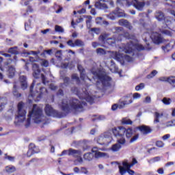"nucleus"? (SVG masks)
Here are the masks:
<instances>
[{
  "label": "nucleus",
  "mask_w": 175,
  "mask_h": 175,
  "mask_svg": "<svg viewBox=\"0 0 175 175\" xmlns=\"http://www.w3.org/2000/svg\"><path fill=\"white\" fill-rule=\"evenodd\" d=\"M81 173H83V174H88V170H87V168L82 167L81 168Z\"/></svg>",
  "instance_id": "338daca9"
},
{
  "label": "nucleus",
  "mask_w": 175,
  "mask_h": 175,
  "mask_svg": "<svg viewBox=\"0 0 175 175\" xmlns=\"http://www.w3.org/2000/svg\"><path fill=\"white\" fill-rule=\"evenodd\" d=\"M168 83L172 85L173 88H175V77L170 76L168 77Z\"/></svg>",
  "instance_id": "72a5a7b5"
},
{
  "label": "nucleus",
  "mask_w": 175,
  "mask_h": 175,
  "mask_svg": "<svg viewBox=\"0 0 175 175\" xmlns=\"http://www.w3.org/2000/svg\"><path fill=\"white\" fill-rule=\"evenodd\" d=\"M63 80H64V84L68 85L70 82V78H69L68 77H65L64 78H63Z\"/></svg>",
  "instance_id": "e2e57ef3"
},
{
  "label": "nucleus",
  "mask_w": 175,
  "mask_h": 175,
  "mask_svg": "<svg viewBox=\"0 0 175 175\" xmlns=\"http://www.w3.org/2000/svg\"><path fill=\"white\" fill-rule=\"evenodd\" d=\"M96 76L98 80L100 81V83L103 84V85H104V87H106V85L110 86L109 81H111V77L106 75H103L102 73H98V72L96 74Z\"/></svg>",
  "instance_id": "f8f14e48"
},
{
  "label": "nucleus",
  "mask_w": 175,
  "mask_h": 175,
  "mask_svg": "<svg viewBox=\"0 0 175 175\" xmlns=\"http://www.w3.org/2000/svg\"><path fill=\"white\" fill-rule=\"evenodd\" d=\"M137 163V160L136 159V158H133L132 159V162L131 163H130L131 167H133V166H135V165H136Z\"/></svg>",
  "instance_id": "774afa93"
},
{
  "label": "nucleus",
  "mask_w": 175,
  "mask_h": 175,
  "mask_svg": "<svg viewBox=\"0 0 175 175\" xmlns=\"http://www.w3.org/2000/svg\"><path fill=\"white\" fill-rule=\"evenodd\" d=\"M109 18H110V20H116V18H117V16L114 14L113 11L109 14Z\"/></svg>",
  "instance_id": "bf43d9fd"
},
{
  "label": "nucleus",
  "mask_w": 175,
  "mask_h": 175,
  "mask_svg": "<svg viewBox=\"0 0 175 175\" xmlns=\"http://www.w3.org/2000/svg\"><path fill=\"white\" fill-rule=\"evenodd\" d=\"M28 117L25 124V128L31 126V120H33L34 124H40V122H43V117H44L43 116V110L38 107V105L34 104L32 110L29 112Z\"/></svg>",
  "instance_id": "f03ea898"
},
{
  "label": "nucleus",
  "mask_w": 175,
  "mask_h": 175,
  "mask_svg": "<svg viewBox=\"0 0 175 175\" xmlns=\"http://www.w3.org/2000/svg\"><path fill=\"white\" fill-rule=\"evenodd\" d=\"M84 106H87V103L80 101L77 98H71L68 100L64 99L60 105L62 111L66 114H69L72 110L75 111H84Z\"/></svg>",
  "instance_id": "f257e3e1"
},
{
  "label": "nucleus",
  "mask_w": 175,
  "mask_h": 175,
  "mask_svg": "<svg viewBox=\"0 0 175 175\" xmlns=\"http://www.w3.org/2000/svg\"><path fill=\"white\" fill-rule=\"evenodd\" d=\"M36 83V81H33L29 87V98H33L35 102H39L46 94H49V91L46 88L40 86V83H38L36 87V91L33 92Z\"/></svg>",
  "instance_id": "7ed1b4c3"
},
{
  "label": "nucleus",
  "mask_w": 175,
  "mask_h": 175,
  "mask_svg": "<svg viewBox=\"0 0 175 175\" xmlns=\"http://www.w3.org/2000/svg\"><path fill=\"white\" fill-rule=\"evenodd\" d=\"M18 111L17 115L15 116V120L17 124L20 122H24L25 120V116H27V111L24 109V103L20 102L17 105Z\"/></svg>",
  "instance_id": "39448f33"
},
{
  "label": "nucleus",
  "mask_w": 175,
  "mask_h": 175,
  "mask_svg": "<svg viewBox=\"0 0 175 175\" xmlns=\"http://www.w3.org/2000/svg\"><path fill=\"white\" fill-rule=\"evenodd\" d=\"M55 32H59V33H64V28L59 25L55 26Z\"/></svg>",
  "instance_id": "a19ab883"
},
{
  "label": "nucleus",
  "mask_w": 175,
  "mask_h": 175,
  "mask_svg": "<svg viewBox=\"0 0 175 175\" xmlns=\"http://www.w3.org/2000/svg\"><path fill=\"white\" fill-rule=\"evenodd\" d=\"M83 152L79 150H75L73 148L68 149L69 157L72 156L74 158H78L79 162H83V158L81 157Z\"/></svg>",
  "instance_id": "ddd939ff"
},
{
  "label": "nucleus",
  "mask_w": 175,
  "mask_h": 175,
  "mask_svg": "<svg viewBox=\"0 0 175 175\" xmlns=\"http://www.w3.org/2000/svg\"><path fill=\"white\" fill-rule=\"evenodd\" d=\"M33 70V77L34 79H39L40 77V68H39V65L36 64H33L32 65Z\"/></svg>",
  "instance_id": "6ab92c4d"
},
{
  "label": "nucleus",
  "mask_w": 175,
  "mask_h": 175,
  "mask_svg": "<svg viewBox=\"0 0 175 175\" xmlns=\"http://www.w3.org/2000/svg\"><path fill=\"white\" fill-rule=\"evenodd\" d=\"M122 165H123V167H124V169L126 170H129V169H131L132 167V165L128 163V161H123Z\"/></svg>",
  "instance_id": "37998d69"
},
{
  "label": "nucleus",
  "mask_w": 175,
  "mask_h": 175,
  "mask_svg": "<svg viewBox=\"0 0 175 175\" xmlns=\"http://www.w3.org/2000/svg\"><path fill=\"white\" fill-rule=\"evenodd\" d=\"M116 3L120 6H126L129 8L131 6V1L129 0H116Z\"/></svg>",
  "instance_id": "b1692460"
},
{
  "label": "nucleus",
  "mask_w": 175,
  "mask_h": 175,
  "mask_svg": "<svg viewBox=\"0 0 175 175\" xmlns=\"http://www.w3.org/2000/svg\"><path fill=\"white\" fill-rule=\"evenodd\" d=\"M121 137L120 139H118L117 140V143L118 144H120L121 146V144H124L125 143H126V140L124 137Z\"/></svg>",
  "instance_id": "49530a36"
},
{
  "label": "nucleus",
  "mask_w": 175,
  "mask_h": 175,
  "mask_svg": "<svg viewBox=\"0 0 175 175\" xmlns=\"http://www.w3.org/2000/svg\"><path fill=\"white\" fill-rule=\"evenodd\" d=\"M72 80H75L76 83L79 85L81 84V81L80 80V77L77 75V74H72L71 75Z\"/></svg>",
  "instance_id": "7c9ffc66"
},
{
  "label": "nucleus",
  "mask_w": 175,
  "mask_h": 175,
  "mask_svg": "<svg viewBox=\"0 0 175 175\" xmlns=\"http://www.w3.org/2000/svg\"><path fill=\"white\" fill-rule=\"evenodd\" d=\"M124 33V27H115V33L120 35V33Z\"/></svg>",
  "instance_id": "ea45409f"
},
{
  "label": "nucleus",
  "mask_w": 175,
  "mask_h": 175,
  "mask_svg": "<svg viewBox=\"0 0 175 175\" xmlns=\"http://www.w3.org/2000/svg\"><path fill=\"white\" fill-rule=\"evenodd\" d=\"M113 137L110 133H105L103 135L100 136L97 139V143L100 146H105V144H109L111 143Z\"/></svg>",
  "instance_id": "1a4fd4ad"
},
{
  "label": "nucleus",
  "mask_w": 175,
  "mask_h": 175,
  "mask_svg": "<svg viewBox=\"0 0 175 175\" xmlns=\"http://www.w3.org/2000/svg\"><path fill=\"white\" fill-rule=\"evenodd\" d=\"M44 111L49 117H55L56 118H63V117H65L64 113L54 109L53 107L49 104L46 105Z\"/></svg>",
  "instance_id": "423d86ee"
},
{
  "label": "nucleus",
  "mask_w": 175,
  "mask_h": 175,
  "mask_svg": "<svg viewBox=\"0 0 175 175\" xmlns=\"http://www.w3.org/2000/svg\"><path fill=\"white\" fill-rule=\"evenodd\" d=\"M151 39L154 44H161V43L163 42V38H162V35L157 32L152 33Z\"/></svg>",
  "instance_id": "2eb2a0df"
},
{
  "label": "nucleus",
  "mask_w": 175,
  "mask_h": 175,
  "mask_svg": "<svg viewBox=\"0 0 175 175\" xmlns=\"http://www.w3.org/2000/svg\"><path fill=\"white\" fill-rule=\"evenodd\" d=\"M98 40L100 42H102V43H107V44H109V46H116V36L110 37V33H104L99 36Z\"/></svg>",
  "instance_id": "6e6552de"
},
{
  "label": "nucleus",
  "mask_w": 175,
  "mask_h": 175,
  "mask_svg": "<svg viewBox=\"0 0 175 175\" xmlns=\"http://www.w3.org/2000/svg\"><path fill=\"white\" fill-rule=\"evenodd\" d=\"M55 56L57 61H62V51H57L55 53Z\"/></svg>",
  "instance_id": "f704fd0d"
},
{
  "label": "nucleus",
  "mask_w": 175,
  "mask_h": 175,
  "mask_svg": "<svg viewBox=\"0 0 175 175\" xmlns=\"http://www.w3.org/2000/svg\"><path fill=\"white\" fill-rule=\"evenodd\" d=\"M85 77H87V75L84 73V72H81L80 78L82 80V81H85Z\"/></svg>",
  "instance_id": "69168bd1"
},
{
  "label": "nucleus",
  "mask_w": 175,
  "mask_h": 175,
  "mask_svg": "<svg viewBox=\"0 0 175 175\" xmlns=\"http://www.w3.org/2000/svg\"><path fill=\"white\" fill-rule=\"evenodd\" d=\"M161 49L164 53H169L170 51V43L165 44V46H161Z\"/></svg>",
  "instance_id": "4c0bfd02"
},
{
  "label": "nucleus",
  "mask_w": 175,
  "mask_h": 175,
  "mask_svg": "<svg viewBox=\"0 0 175 175\" xmlns=\"http://www.w3.org/2000/svg\"><path fill=\"white\" fill-rule=\"evenodd\" d=\"M39 152H40L39 146H37L33 143H30L28 146V150L26 153V157L27 158H31L32 155H35V154H39Z\"/></svg>",
  "instance_id": "9d476101"
},
{
  "label": "nucleus",
  "mask_w": 175,
  "mask_h": 175,
  "mask_svg": "<svg viewBox=\"0 0 175 175\" xmlns=\"http://www.w3.org/2000/svg\"><path fill=\"white\" fill-rule=\"evenodd\" d=\"M163 103L166 106H169L172 103V99L170 98L164 97L162 100Z\"/></svg>",
  "instance_id": "c9c22d12"
},
{
  "label": "nucleus",
  "mask_w": 175,
  "mask_h": 175,
  "mask_svg": "<svg viewBox=\"0 0 175 175\" xmlns=\"http://www.w3.org/2000/svg\"><path fill=\"white\" fill-rule=\"evenodd\" d=\"M113 14L117 17H125V12L124 10H121L120 8H116L113 11Z\"/></svg>",
  "instance_id": "5701e85b"
},
{
  "label": "nucleus",
  "mask_w": 175,
  "mask_h": 175,
  "mask_svg": "<svg viewBox=\"0 0 175 175\" xmlns=\"http://www.w3.org/2000/svg\"><path fill=\"white\" fill-rule=\"evenodd\" d=\"M135 49H136L138 51H143V50L146 49L143 45L135 44L133 42L131 41L126 44L124 52L126 54H131V53L135 51Z\"/></svg>",
  "instance_id": "0eeeda50"
},
{
  "label": "nucleus",
  "mask_w": 175,
  "mask_h": 175,
  "mask_svg": "<svg viewBox=\"0 0 175 175\" xmlns=\"http://www.w3.org/2000/svg\"><path fill=\"white\" fill-rule=\"evenodd\" d=\"M100 1H103V2H106L107 3H109L111 8H114V1L113 0H100Z\"/></svg>",
  "instance_id": "864d4df0"
},
{
  "label": "nucleus",
  "mask_w": 175,
  "mask_h": 175,
  "mask_svg": "<svg viewBox=\"0 0 175 175\" xmlns=\"http://www.w3.org/2000/svg\"><path fill=\"white\" fill-rule=\"evenodd\" d=\"M38 161H39V159H38V158H33L26 165H27V166H29L30 163H35V162H38Z\"/></svg>",
  "instance_id": "13d9d810"
},
{
  "label": "nucleus",
  "mask_w": 175,
  "mask_h": 175,
  "mask_svg": "<svg viewBox=\"0 0 175 175\" xmlns=\"http://www.w3.org/2000/svg\"><path fill=\"white\" fill-rule=\"evenodd\" d=\"M115 36L116 42H122L124 39V35L122 34V33L118 34V36Z\"/></svg>",
  "instance_id": "79ce46f5"
},
{
  "label": "nucleus",
  "mask_w": 175,
  "mask_h": 175,
  "mask_svg": "<svg viewBox=\"0 0 175 175\" xmlns=\"http://www.w3.org/2000/svg\"><path fill=\"white\" fill-rule=\"evenodd\" d=\"M121 145L117 143L112 145L111 150L113 151V152H117L118 151H120V150H121Z\"/></svg>",
  "instance_id": "c85d7f7f"
},
{
  "label": "nucleus",
  "mask_w": 175,
  "mask_h": 175,
  "mask_svg": "<svg viewBox=\"0 0 175 175\" xmlns=\"http://www.w3.org/2000/svg\"><path fill=\"white\" fill-rule=\"evenodd\" d=\"M1 55H3V57H5V58H10L12 57V55L8 53H5L3 51H0Z\"/></svg>",
  "instance_id": "680f3d73"
},
{
  "label": "nucleus",
  "mask_w": 175,
  "mask_h": 175,
  "mask_svg": "<svg viewBox=\"0 0 175 175\" xmlns=\"http://www.w3.org/2000/svg\"><path fill=\"white\" fill-rule=\"evenodd\" d=\"M4 159H8L10 162H14V159H16V157H12V156H9V155H8V154H5Z\"/></svg>",
  "instance_id": "09e8293b"
},
{
  "label": "nucleus",
  "mask_w": 175,
  "mask_h": 175,
  "mask_svg": "<svg viewBox=\"0 0 175 175\" xmlns=\"http://www.w3.org/2000/svg\"><path fill=\"white\" fill-rule=\"evenodd\" d=\"M136 129H139L142 134L144 136L149 135L152 132V129L150 126L142 125L136 127Z\"/></svg>",
  "instance_id": "dca6fc26"
},
{
  "label": "nucleus",
  "mask_w": 175,
  "mask_h": 175,
  "mask_svg": "<svg viewBox=\"0 0 175 175\" xmlns=\"http://www.w3.org/2000/svg\"><path fill=\"white\" fill-rule=\"evenodd\" d=\"M8 53L14 55L13 57V59H11V61H15V62L16 61H18L17 55H18V54H20V52L18 51V46H13V47L10 48L8 50Z\"/></svg>",
  "instance_id": "f3484780"
},
{
  "label": "nucleus",
  "mask_w": 175,
  "mask_h": 175,
  "mask_svg": "<svg viewBox=\"0 0 175 175\" xmlns=\"http://www.w3.org/2000/svg\"><path fill=\"white\" fill-rule=\"evenodd\" d=\"M112 133L115 137H124L126 136L127 139H131L133 135V129L132 127L126 129L125 127L120 126L118 127H113L111 129Z\"/></svg>",
  "instance_id": "20e7f679"
},
{
  "label": "nucleus",
  "mask_w": 175,
  "mask_h": 175,
  "mask_svg": "<svg viewBox=\"0 0 175 175\" xmlns=\"http://www.w3.org/2000/svg\"><path fill=\"white\" fill-rule=\"evenodd\" d=\"M41 65H42V66H44V68L49 67V61L46 60V59L42 60Z\"/></svg>",
  "instance_id": "6e6d98bb"
},
{
  "label": "nucleus",
  "mask_w": 175,
  "mask_h": 175,
  "mask_svg": "<svg viewBox=\"0 0 175 175\" xmlns=\"http://www.w3.org/2000/svg\"><path fill=\"white\" fill-rule=\"evenodd\" d=\"M129 23L126 19H120L118 21L119 25H122V27H126L127 24Z\"/></svg>",
  "instance_id": "58836bf2"
},
{
  "label": "nucleus",
  "mask_w": 175,
  "mask_h": 175,
  "mask_svg": "<svg viewBox=\"0 0 175 175\" xmlns=\"http://www.w3.org/2000/svg\"><path fill=\"white\" fill-rule=\"evenodd\" d=\"M132 124H133V122L131 119L126 118L122 119V125H132Z\"/></svg>",
  "instance_id": "2f4dec72"
},
{
  "label": "nucleus",
  "mask_w": 175,
  "mask_h": 175,
  "mask_svg": "<svg viewBox=\"0 0 175 175\" xmlns=\"http://www.w3.org/2000/svg\"><path fill=\"white\" fill-rule=\"evenodd\" d=\"M155 146L159 147V148H162V147L165 146V143L162 141H157L155 143Z\"/></svg>",
  "instance_id": "de8ad7c7"
},
{
  "label": "nucleus",
  "mask_w": 175,
  "mask_h": 175,
  "mask_svg": "<svg viewBox=\"0 0 175 175\" xmlns=\"http://www.w3.org/2000/svg\"><path fill=\"white\" fill-rule=\"evenodd\" d=\"M166 5L171 6L172 8H175V1L168 0Z\"/></svg>",
  "instance_id": "5fc2aeb1"
},
{
  "label": "nucleus",
  "mask_w": 175,
  "mask_h": 175,
  "mask_svg": "<svg viewBox=\"0 0 175 175\" xmlns=\"http://www.w3.org/2000/svg\"><path fill=\"white\" fill-rule=\"evenodd\" d=\"M119 172L121 175H124L126 173L127 170L125 169V167L119 165Z\"/></svg>",
  "instance_id": "3c124183"
},
{
  "label": "nucleus",
  "mask_w": 175,
  "mask_h": 175,
  "mask_svg": "<svg viewBox=\"0 0 175 175\" xmlns=\"http://www.w3.org/2000/svg\"><path fill=\"white\" fill-rule=\"evenodd\" d=\"M21 87L22 90H27L28 88V82L27 81V77L22 75L19 77Z\"/></svg>",
  "instance_id": "aec40b11"
},
{
  "label": "nucleus",
  "mask_w": 175,
  "mask_h": 175,
  "mask_svg": "<svg viewBox=\"0 0 175 175\" xmlns=\"http://www.w3.org/2000/svg\"><path fill=\"white\" fill-rule=\"evenodd\" d=\"M131 5H133L135 9L137 10H143L144 6H146V3L144 1H139V0H133L132 2H130Z\"/></svg>",
  "instance_id": "a211bd4d"
},
{
  "label": "nucleus",
  "mask_w": 175,
  "mask_h": 175,
  "mask_svg": "<svg viewBox=\"0 0 175 175\" xmlns=\"http://www.w3.org/2000/svg\"><path fill=\"white\" fill-rule=\"evenodd\" d=\"M166 126L168 128L170 126H175V119L166 122Z\"/></svg>",
  "instance_id": "8fccbe9b"
},
{
  "label": "nucleus",
  "mask_w": 175,
  "mask_h": 175,
  "mask_svg": "<svg viewBox=\"0 0 175 175\" xmlns=\"http://www.w3.org/2000/svg\"><path fill=\"white\" fill-rule=\"evenodd\" d=\"M97 54H105V49L102 48H98L96 49Z\"/></svg>",
  "instance_id": "0e129e2a"
},
{
  "label": "nucleus",
  "mask_w": 175,
  "mask_h": 175,
  "mask_svg": "<svg viewBox=\"0 0 175 175\" xmlns=\"http://www.w3.org/2000/svg\"><path fill=\"white\" fill-rule=\"evenodd\" d=\"M123 38H125V39H135V35L129 33L128 31H124L123 33Z\"/></svg>",
  "instance_id": "cd10ccee"
},
{
  "label": "nucleus",
  "mask_w": 175,
  "mask_h": 175,
  "mask_svg": "<svg viewBox=\"0 0 175 175\" xmlns=\"http://www.w3.org/2000/svg\"><path fill=\"white\" fill-rule=\"evenodd\" d=\"M61 68H62V69H66L67 68H69V69H72L74 68V66H72V63L66 62V63L61 64Z\"/></svg>",
  "instance_id": "c756f323"
},
{
  "label": "nucleus",
  "mask_w": 175,
  "mask_h": 175,
  "mask_svg": "<svg viewBox=\"0 0 175 175\" xmlns=\"http://www.w3.org/2000/svg\"><path fill=\"white\" fill-rule=\"evenodd\" d=\"M66 44L70 47H84L85 46V43L84 41L81 40V39H77L73 42V40H69L66 42Z\"/></svg>",
  "instance_id": "4468645a"
},
{
  "label": "nucleus",
  "mask_w": 175,
  "mask_h": 175,
  "mask_svg": "<svg viewBox=\"0 0 175 175\" xmlns=\"http://www.w3.org/2000/svg\"><path fill=\"white\" fill-rule=\"evenodd\" d=\"M139 139V134H136L134 135L131 139H130V143H133L134 142H136Z\"/></svg>",
  "instance_id": "4d7b16f0"
},
{
  "label": "nucleus",
  "mask_w": 175,
  "mask_h": 175,
  "mask_svg": "<svg viewBox=\"0 0 175 175\" xmlns=\"http://www.w3.org/2000/svg\"><path fill=\"white\" fill-rule=\"evenodd\" d=\"M94 6L96 9H107V5L106 3H102L100 1H96L94 4Z\"/></svg>",
  "instance_id": "393cba45"
},
{
  "label": "nucleus",
  "mask_w": 175,
  "mask_h": 175,
  "mask_svg": "<svg viewBox=\"0 0 175 175\" xmlns=\"http://www.w3.org/2000/svg\"><path fill=\"white\" fill-rule=\"evenodd\" d=\"M71 92H72V94H75V95H79V94H80V91L79 90V88L77 87L71 88Z\"/></svg>",
  "instance_id": "a18cd8bd"
},
{
  "label": "nucleus",
  "mask_w": 175,
  "mask_h": 175,
  "mask_svg": "<svg viewBox=\"0 0 175 175\" xmlns=\"http://www.w3.org/2000/svg\"><path fill=\"white\" fill-rule=\"evenodd\" d=\"M96 150H98V148L96 147H94L92 150V152H95V154H94L95 158H102V157L105 156V153L97 151Z\"/></svg>",
  "instance_id": "a878e982"
},
{
  "label": "nucleus",
  "mask_w": 175,
  "mask_h": 175,
  "mask_svg": "<svg viewBox=\"0 0 175 175\" xmlns=\"http://www.w3.org/2000/svg\"><path fill=\"white\" fill-rule=\"evenodd\" d=\"M154 122H159V118L161 117V114L159 112L154 113Z\"/></svg>",
  "instance_id": "603ef678"
},
{
  "label": "nucleus",
  "mask_w": 175,
  "mask_h": 175,
  "mask_svg": "<svg viewBox=\"0 0 175 175\" xmlns=\"http://www.w3.org/2000/svg\"><path fill=\"white\" fill-rule=\"evenodd\" d=\"M155 17L159 21H164V24L165 25V28H170L172 21L169 19V18L165 17V14H163V12H156Z\"/></svg>",
  "instance_id": "9b49d317"
},
{
  "label": "nucleus",
  "mask_w": 175,
  "mask_h": 175,
  "mask_svg": "<svg viewBox=\"0 0 175 175\" xmlns=\"http://www.w3.org/2000/svg\"><path fill=\"white\" fill-rule=\"evenodd\" d=\"M16 171V167L14 165H8L5 167V172L7 173H14Z\"/></svg>",
  "instance_id": "473e14b6"
},
{
  "label": "nucleus",
  "mask_w": 175,
  "mask_h": 175,
  "mask_svg": "<svg viewBox=\"0 0 175 175\" xmlns=\"http://www.w3.org/2000/svg\"><path fill=\"white\" fill-rule=\"evenodd\" d=\"M83 159L85 161H92V159H94V154L91 152L85 153L83 155Z\"/></svg>",
  "instance_id": "bb28decb"
},
{
  "label": "nucleus",
  "mask_w": 175,
  "mask_h": 175,
  "mask_svg": "<svg viewBox=\"0 0 175 175\" xmlns=\"http://www.w3.org/2000/svg\"><path fill=\"white\" fill-rule=\"evenodd\" d=\"M145 85L144 83H141L139 85L135 86V91H140L141 90H143L144 88Z\"/></svg>",
  "instance_id": "c03bdc74"
},
{
  "label": "nucleus",
  "mask_w": 175,
  "mask_h": 175,
  "mask_svg": "<svg viewBox=\"0 0 175 175\" xmlns=\"http://www.w3.org/2000/svg\"><path fill=\"white\" fill-rule=\"evenodd\" d=\"M7 75L9 79H13L16 76V68L13 66H8L7 69Z\"/></svg>",
  "instance_id": "412c9836"
},
{
  "label": "nucleus",
  "mask_w": 175,
  "mask_h": 175,
  "mask_svg": "<svg viewBox=\"0 0 175 175\" xmlns=\"http://www.w3.org/2000/svg\"><path fill=\"white\" fill-rule=\"evenodd\" d=\"M160 81H165L166 83H169V77H161L159 79Z\"/></svg>",
  "instance_id": "052dcab7"
},
{
  "label": "nucleus",
  "mask_w": 175,
  "mask_h": 175,
  "mask_svg": "<svg viewBox=\"0 0 175 175\" xmlns=\"http://www.w3.org/2000/svg\"><path fill=\"white\" fill-rule=\"evenodd\" d=\"M12 94L14 96H15V98H16L17 99L23 96V94L21 93H18V86L17 85V82H14Z\"/></svg>",
  "instance_id": "4be33fe9"
},
{
  "label": "nucleus",
  "mask_w": 175,
  "mask_h": 175,
  "mask_svg": "<svg viewBox=\"0 0 175 175\" xmlns=\"http://www.w3.org/2000/svg\"><path fill=\"white\" fill-rule=\"evenodd\" d=\"M132 102H133V100H132V98L129 99V101H127L126 100L121 101L120 107H124L126 105H131V103H132Z\"/></svg>",
  "instance_id": "e433bc0d"
}]
</instances>
